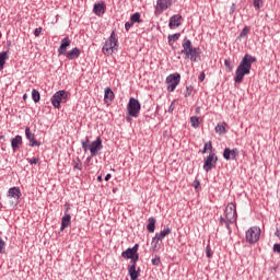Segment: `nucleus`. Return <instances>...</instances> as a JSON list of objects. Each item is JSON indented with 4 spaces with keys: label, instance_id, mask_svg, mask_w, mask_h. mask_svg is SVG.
Instances as JSON below:
<instances>
[{
    "label": "nucleus",
    "instance_id": "e433bc0d",
    "mask_svg": "<svg viewBox=\"0 0 280 280\" xmlns=\"http://www.w3.org/2000/svg\"><path fill=\"white\" fill-rule=\"evenodd\" d=\"M191 93H194V86L189 85L186 88V92L184 93L185 97H190Z\"/></svg>",
    "mask_w": 280,
    "mask_h": 280
},
{
    "label": "nucleus",
    "instance_id": "412c9836",
    "mask_svg": "<svg viewBox=\"0 0 280 280\" xmlns=\"http://www.w3.org/2000/svg\"><path fill=\"white\" fill-rule=\"evenodd\" d=\"M22 143H23V138L21 136H15V138H13L11 140L12 150H14V152H16V150H19V148Z\"/></svg>",
    "mask_w": 280,
    "mask_h": 280
},
{
    "label": "nucleus",
    "instance_id": "7ed1b4c3",
    "mask_svg": "<svg viewBox=\"0 0 280 280\" xmlns=\"http://www.w3.org/2000/svg\"><path fill=\"white\" fill-rule=\"evenodd\" d=\"M118 49H119V42L115 36V31H113L108 40L105 42L103 46V54L105 56H113V54H115V51H117Z\"/></svg>",
    "mask_w": 280,
    "mask_h": 280
},
{
    "label": "nucleus",
    "instance_id": "3c124183",
    "mask_svg": "<svg viewBox=\"0 0 280 280\" xmlns=\"http://www.w3.org/2000/svg\"><path fill=\"white\" fill-rule=\"evenodd\" d=\"M174 102L175 101H173L172 104L170 105L168 113H174Z\"/></svg>",
    "mask_w": 280,
    "mask_h": 280
},
{
    "label": "nucleus",
    "instance_id": "ea45409f",
    "mask_svg": "<svg viewBox=\"0 0 280 280\" xmlns=\"http://www.w3.org/2000/svg\"><path fill=\"white\" fill-rule=\"evenodd\" d=\"M151 261L153 266H159L161 264V257L155 256Z\"/></svg>",
    "mask_w": 280,
    "mask_h": 280
},
{
    "label": "nucleus",
    "instance_id": "bf43d9fd",
    "mask_svg": "<svg viewBox=\"0 0 280 280\" xmlns=\"http://www.w3.org/2000/svg\"><path fill=\"white\" fill-rule=\"evenodd\" d=\"M98 183H102V175L97 177Z\"/></svg>",
    "mask_w": 280,
    "mask_h": 280
},
{
    "label": "nucleus",
    "instance_id": "8fccbe9b",
    "mask_svg": "<svg viewBox=\"0 0 280 280\" xmlns=\"http://www.w3.org/2000/svg\"><path fill=\"white\" fill-rule=\"evenodd\" d=\"M133 254L138 255L137 252L139 250V244H136L132 248H130Z\"/></svg>",
    "mask_w": 280,
    "mask_h": 280
},
{
    "label": "nucleus",
    "instance_id": "a19ab883",
    "mask_svg": "<svg viewBox=\"0 0 280 280\" xmlns=\"http://www.w3.org/2000/svg\"><path fill=\"white\" fill-rule=\"evenodd\" d=\"M224 65H225L226 69H229V71H233V66L231 65V60L225 59Z\"/></svg>",
    "mask_w": 280,
    "mask_h": 280
},
{
    "label": "nucleus",
    "instance_id": "ddd939ff",
    "mask_svg": "<svg viewBox=\"0 0 280 280\" xmlns=\"http://www.w3.org/2000/svg\"><path fill=\"white\" fill-rule=\"evenodd\" d=\"M238 154H240V151L237 149L231 150L229 148H225L223 151V159H225V161H235Z\"/></svg>",
    "mask_w": 280,
    "mask_h": 280
},
{
    "label": "nucleus",
    "instance_id": "f8f14e48",
    "mask_svg": "<svg viewBox=\"0 0 280 280\" xmlns=\"http://www.w3.org/2000/svg\"><path fill=\"white\" fill-rule=\"evenodd\" d=\"M183 22V15L175 14L170 18L168 27L170 30H176V27H180Z\"/></svg>",
    "mask_w": 280,
    "mask_h": 280
},
{
    "label": "nucleus",
    "instance_id": "6ab92c4d",
    "mask_svg": "<svg viewBox=\"0 0 280 280\" xmlns=\"http://www.w3.org/2000/svg\"><path fill=\"white\" fill-rule=\"evenodd\" d=\"M93 12L94 14H96V16H102V14L106 12V4L95 3L93 8Z\"/></svg>",
    "mask_w": 280,
    "mask_h": 280
},
{
    "label": "nucleus",
    "instance_id": "393cba45",
    "mask_svg": "<svg viewBox=\"0 0 280 280\" xmlns=\"http://www.w3.org/2000/svg\"><path fill=\"white\" fill-rule=\"evenodd\" d=\"M8 51L0 52V71H2L3 67H5V60H8Z\"/></svg>",
    "mask_w": 280,
    "mask_h": 280
},
{
    "label": "nucleus",
    "instance_id": "f3484780",
    "mask_svg": "<svg viewBox=\"0 0 280 280\" xmlns=\"http://www.w3.org/2000/svg\"><path fill=\"white\" fill-rule=\"evenodd\" d=\"M172 5V0H158L156 1V10L158 12H164Z\"/></svg>",
    "mask_w": 280,
    "mask_h": 280
},
{
    "label": "nucleus",
    "instance_id": "20e7f679",
    "mask_svg": "<svg viewBox=\"0 0 280 280\" xmlns=\"http://www.w3.org/2000/svg\"><path fill=\"white\" fill-rule=\"evenodd\" d=\"M68 98H69V93H67V91L65 90H59L52 95L50 102L55 108H60V104L67 103Z\"/></svg>",
    "mask_w": 280,
    "mask_h": 280
},
{
    "label": "nucleus",
    "instance_id": "13d9d810",
    "mask_svg": "<svg viewBox=\"0 0 280 280\" xmlns=\"http://www.w3.org/2000/svg\"><path fill=\"white\" fill-rule=\"evenodd\" d=\"M92 158H93L92 155L90 158H88L86 163H90Z\"/></svg>",
    "mask_w": 280,
    "mask_h": 280
},
{
    "label": "nucleus",
    "instance_id": "b1692460",
    "mask_svg": "<svg viewBox=\"0 0 280 280\" xmlns=\"http://www.w3.org/2000/svg\"><path fill=\"white\" fill-rule=\"evenodd\" d=\"M155 229H156V219H154V217H151L148 220L147 231H149V233H154Z\"/></svg>",
    "mask_w": 280,
    "mask_h": 280
},
{
    "label": "nucleus",
    "instance_id": "58836bf2",
    "mask_svg": "<svg viewBox=\"0 0 280 280\" xmlns=\"http://www.w3.org/2000/svg\"><path fill=\"white\" fill-rule=\"evenodd\" d=\"M135 25V22H132L131 20L129 22L125 23V30L126 32L130 31V27H132Z\"/></svg>",
    "mask_w": 280,
    "mask_h": 280
},
{
    "label": "nucleus",
    "instance_id": "37998d69",
    "mask_svg": "<svg viewBox=\"0 0 280 280\" xmlns=\"http://www.w3.org/2000/svg\"><path fill=\"white\" fill-rule=\"evenodd\" d=\"M228 222H229L228 219H225L224 217H220L219 223L221 224V226H224Z\"/></svg>",
    "mask_w": 280,
    "mask_h": 280
},
{
    "label": "nucleus",
    "instance_id": "603ef678",
    "mask_svg": "<svg viewBox=\"0 0 280 280\" xmlns=\"http://www.w3.org/2000/svg\"><path fill=\"white\" fill-rule=\"evenodd\" d=\"M224 226L228 229L229 233H231V222L228 221Z\"/></svg>",
    "mask_w": 280,
    "mask_h": 280
},
{
    "label": "nucleus",
    "instance_id": "052dcab7",
    "mask_svg": "<svg viewBox=\"0 0 280 280\" xmlns=\"http://www.w3.org/2000/svg\"><path fill=\"white\" fill-rule=\"evenodd\" d=\"M1 139H2V140L5 139V136H0V140H1Z\"/></svg>",
    "mask_w": 280,
    "mask_h": 280
},
{
    "label": "nucleus",
    "instance_id": "4c0bfd02",
    "mask_svg": "<svg viewBox=\"0 0 280 280\" xmlns=\"http://www.w3.org/2000/svg\"><path fill=\"white\" fill-rule=\"evenodd\" d=\"M151 244H152L153 252L161 250V243H159V241H155L154 243H151Z\"/></svg>",
    "mask_w": 280,
    "mask_h": 280
},
{
    "label": "nucleus",
    "instance_id": "423d86ee",
    "mask_svg": "<svg viewBox=\"0 0 280 280\" xmlns=\"http://www.w3.org/2000/svg\"><path fill=\"white\" fill-rule=\"evenodd\" d=\"M127 110L130 117H139V113H141V103H139V100L130 97Z\"/></svg>",
    "mask_w": 280,
    "mask_h": 280
},
{
    "label": "nucleus",
    "instance_id": "2eb2a0df",
    "mask_svg": "<svg viewBox=\"0 0 280 280\" xmlns=\"http://www.w3.org/2000/svg\"><path fill=\"white\" fill-rule=\"evenodd\" d=\"M71 46V39L69 37H65L61 40L60 47L58 48L59 56H65L67 54V47Z\"/></svg>",
    "mask_w": 280,
    "mask_h": 280
},
{
    "label": "nucleus",
    "instance_id": "2f4dec72",
    "mask_svg": "<svg viewBox=\"0 0 280 280\" xmlns=\"http://www.w3.org/2000/svg\"><path fill=\"white\" fill-rule=\"evenodd\" d=\"M248 34H250V27L249 26H245L242 32L240 33L238 38H245V36H248Z\"/></svg>",
    "mask_w": 280,
    "mask_h": 280
},
{
    "label": "nucleus",
    "instance_id": "cd10ccee",
    "mask_svg": "<svg viewBox=\"0 0 280 280\" xmlns=\"http://www.w3.org/2000/svg\"><path fill=\"white\" fill-rule=\"evenodd\" d=\"M190 124H191L192 128H199L200 127V118L197 116H191Z\"/></svg>",
    "mask_w": 280,
    "mask_h": 280
},
{
    "label": "nucleus",
    "instance_id": "c756f323",
    "mask_svg": "<svg viewBox=\"0 0 280 280\" xmlns=\"http://www.w3.org/2000/svg\"><path fill=\"white\" fill-rule=\"evenodd\" d=\"M132 23H141V13L136 12L130 16Z\"/></svg>",
    "mask_w": 280,
    "mask_h": 280
},
{
    "label": "nucleus",
    "instance_id": "473e14b6",
    "mask_svg": "<svg viewBox=\"0 0 280 280\" xmlns=\"http://www.w3.org/2000/svg\"><path fill=\"white\" fill-rule=\"evenodd\" d=\"M82 149L84 150V152H89V148L91 145V140H89V138H85V140H82Z\"/></svg>",
    "mask_w": 280,
    "mask_h": 280
},
{
    "label": "nucleus",
    "instance_id": "5701e85b",
    "mask_svg": "<svg viewBox=\"0 0 280 280\" xmlns=\"http://www.w3.org/2000/svg\"><path fill=\"white\" fill-rule=\"evenodd\" d=\"M113 100H115V93L110 88H106L105 95H104L105 104H109V102H113Z\"/></svg>",
    "mask_w": 280,
    "mask_h": 280
},
{
    "label": "nucleus",
    "instance_id": "0eeeda50",
    "mask_svg": "<svg viewBox=\"0 0 280 280\" xmlns=\"http://www.w3.org/2000/svg\"><path fill=\"white\" fill-rule=\"evenodd\" d=\"M260 235L261 229L258 226H252L246 232V242H248V244H255L256 242H259Z\"/></svg>",
    "mask_w": 280,
    "mask_h": 280
},
{
    "label": "nucleus",
    "instance_id": "9d476101",
    "mask_svg": "<svg viewBox=\"0 0 280 280\" xmlns=\"http://www.w3.org/2000/svg\"><path fill=\"white\" fill-rule=\"evenodd\" d=\"M217 163H218V156H215V153L210 152V154L207 158H205V163H203L205 172H211V170L215 167Z\"/></svg>",
    "mask_w": 280,
    "mask_h": 280
},
{
    "label": "nucleus",
    "instance_id": "1a4fd4ad",
    "mask_svg": "<svg viewBox=\"0 0 280 280\" xmlns=\"http://www.w3.org/2000/svg\"><path fill=\"white\" fill-rule=\"evenodd\" d=\"M131 260V265L128 266V272L131 280L139 279V271L137 270V261H139V254H136L132 258H129Z\"/></svg>",
    "mask_w": 280,
    "mask_h": 280
},
{
    "label": "nucleus",
    "instance_id": "a211bd4d",
    "mask_svg": "<svg viewBox=\"0 0 280 280\" xmlns=\"http://www.w3.org/2000/svg\"><path fill=\"white\" fill-rule=\"evenodd\" d=\"M80 48L75 47L69 51H67L65 54L66 58H68V60H75V58H80Z\"/></svg>",
    "mask_w": 280,
    "mask_h": 280
},
{
    "label": "nucleus",
    "instance_id": "de8ad7c7",
    "mask_svg": "<svg viewBox=\"0 0 280 280\" xmlns=\"http://www.w3.org/2000/svg\"><path fill=\"white\" fill-rule=\"evenodd\" d=\"M273 253H279V255H280V244L273 245Z\"/></svg>",
    "mask_w": 280,
    "mask_h": 280
},
{
    "label": "nucleus",
    "instance_id": "5fc2aeb1",
    "mask_svg": "<svg viewBox=\"0 0 280 280\" xmlns=\"http://www.w3.org/2000/svg\"><path fill=\"white\" fill-rule=\"evenodd\" d=\"M275 235H276V237L280 238V230L279 229H277V231L275 232Z\"/></svg>",
    "mask_w": 280,
    "mask_h": 280
},
{
    "label": "nucleus",
    "instance_id": "a878e982",
    "mask_svg": "<svg viewBox=\"0 0 280 280\" xmlns=\"http://www.w3.org/2000/svg\"><path fill=\"white\" fill-rule=\"evenodd\" d=\"M215 132H218L219 135H226V124H218L214 128Z\"/></svg>",
    "mask_w": 280,
    "mask_h": 280
},
{
    "label": "nucleus",
    "instance_id": "7c9ffc66",
    "mask_svg": "<svg viewBox=\"0 0 280 280\" xmlns=\"http://www.w3.org/2000/svg\"><path fill=\"white\" fill-rule=\"evenodd\" d=\"M180 38V33H175L173 35H168V44L172 45V43H176Z\"/></svg>",
    "mask_w": 280,
    "mask_h": 280
},
{
    "label": "nucleus",
    "instance_id": "f03ea898",
    "mask_svg": "<svg viewBox=\"0 0 280 280\" xmlns=\"http://www.w3.org/2000/svg\"><path fill=\"white\" fill-rule=\"evenodd\" d=\"M183 50H180V54L184 55L186 58H189L191 62H198V56H200V52H198V48H194V45L191 44V40L187 37L184 38L182 43Z\"/></svg>",
    "mask_w": 280,
    "mask_h": 280
},
{
    "label": "nucleus",
    "instance_id": "c03bdc74",
    "mask_svg": "<svg viewBox=\"0 0 280 280\" xmlns=\"http://www.w3.org/2000/svg\"><path fill=\"white\" fill-rule=\"evenodd\" d=\"M206 256L208 257V259H211V246H207L206 247Z\"/></svg>",
    "mask_w": 280,
    "mask_h": 280
},
{
    "label": "nucleus",
    "instance_id": "79ce46f5",
    "mask_svg": "<svg viewBox=\"0 0 280 280\" xmlns=\"http://www.w3.org/2000/svg\"><path fill=\"white\" fill-rule=\"evenodd\" d=\"M27 161L30 165H36L40 160L38 158H32V159H27Z\"/></svg>",
    "mask_w": 280,
    "mask_h": 280
},
{
    "label": "nucleus",
    "instance_id": "c85d7f7f",
    "mask_svg": "<svg viewBox=\"0 0 280 280\" xmlns=\"http://www.w3.org/2000/svg\"><path fill=\"white\" fill-rule=\"evenodd\" d=\"M32 100L35 102V104H38V102H40V92H38V90L32 91Z\"/></svg>",
    "mask_w": 280,
    "mask_h": 280
},
{
    "label": "nucleus",
    "instance_id": "4468645a",
    "mask_svg": "<svg viewBox=\"0 0 280 280\" xmlns=\"http://www.w3.org/2000/svg\"><path fill=\"white\" fill-rule=\"evenodd\" d=\"M25 137L27 140H30L31 148L40 147V142L38 140H36V138L34 137V133H32V131L30 130V127L25 128Z\"/></svg>",
    "mask_w": 280,
    "mask_h": 280
},
{
    "label": "nucleus",
    "instance_id": "aec40b11",
    "mask_svg": "<svg viewBox=\"0 0 280 280\" xmlns=\"http://www.w3.org/2000/svg\"><path fill=\"white\" fill-rule=\"evenodd\" d=\"M9 198H14V200H19L21 198V188L19 187H12L8 191Z\"/></svg>",
    "mask_w": 280,
    "mask_h": 280
},
{
    "label": "nucleus",
    "instance_id": "6e6552de",
    "mask_svg": "<svg viewBox=\"0 0 280 280\" xmlns=\"http://www.w3.org/2000/svg\"><path fill=\"white\" fill-rule=\"evenodd\" d=\"M224 214L230 224H235L237 222V209L234 203H229L226 206Z\"/></svg>",
    "mask_w": 280,
    "mask_h": 280
},
{
    "label": "nucleus",
    "instance_id": "bb28decb",
    "mask_svg": "<svg viewBox=\"0 0 280 280\" xmlns=\"http://www.w3.org/2000/svg\"><path fill=\"white\" fill-rule=\"evenodd\" d=\"M136 255L137 254H133V252L130 248H127L125 252L121 253V257H124V259H131Z\"/></svg>",
    "mask_w": 280,
    "mask_h": 280
},
{
    "label": "nucleus",
    "instance_id": "9b49d317",
    "mask_svg": "<svg viewBox=\"0 0 280 280\" xmlns=\"http://www.w3.org/2000/svg\"><path fill=\"white\" fill-rule=\"evenodd\" d=\"M102 148H104V145L102 144V138L98 137L89 147V150L91 152V156H97V152H100V150H102Z\"/></svg>",
    "mask_w": 280,
    "mask_h": 280
},
{
    "label": "nucleus",
    "instance_id": "dca6fc26",
    "mask_svg": "<svg viewBox=\"0 0 280 280\" xmlns=\"http://www.w3.org/2000/svg\"><path fill=\"white\" fill-rule=\"evenodd\" d=\"M172 233V229L166 228L165 230L161 231L160 233H156L155 236L152 238V244H154V242H161L162 240H165V237H167V235H170Z\"/></svg>",
    "mask_w": 280,
    "mask_h": 280
},
{
    "label": "nucleus",
    "instance_id": "09e8293b",
    "mask_svg": "<svg viewBox=\"0 0 280 280\" xmlns=\"http://www.w3.org/2000/svg\"><path fill=\"white\" fill-rule=\"evenodd\" d=\"M205 78H207V74H205V72H201L199 74V82H205Z\"/></svg>",
    "mask_w": 280,
    "mask_h": 280
},
{
    "label": "nucleus",
    "instance_id": "a18cd8bd",
    "mask_svg": "<svg viewBox=\"0 0 280 280\" xmlns=\"http://www.w3.org/2000/svg\"><path fill=\"white\" fill-rule=\"evenodd\" d=\"M40 32H43V27L35 28L34 36H36V37L40 36Z\"/></svg>",
    "mask_w": 280,
    "mask_h": 280
},
{
    "label": "nucleus",
    "instance_id": "72a5a7b5",
    "mask_svg": "<svg viewBox=\"0 0 280 280\" xmlns=\"http://www.w3.org/2000/svg\"><path fill=\"white\" fill-rule=\"evenodd\" d=\"M253 3L255 10H261V8H264V0H254Z\"/></svg>",
    "mask_w": 280,
    "mask_h": 280
},
{
    "label": "nucleus",
    "instance_id": "c9c22d12",
    "mask_svg": "<svg viewBox=\"0 0 280 280\" xmlns=\"http://www.w3.org/2000/svg\"><path fill=\"white\" fill-rule=\"evenodd\" d=\"M0 255H5V242L0 237Z\"/></svg>",
    "mask_w": 280,
    "mask_h": 280
},
{
    "label": "nucleus",
    "instance_id": "864d4df0",
    "mask_svg": "<svg viewBox=\"0 0 280 280\" xmlns=\"http://www.w3.org/2000/svg\"><path fill=\"white\" fill-rule=\"evenodd\" d=\"M233 12H235V3L232 4L230 14H233Z\"/></svg>",
    "mask_w": 280,
    "mask_h": 280
},
{
    "label": "nucleus",
    "instance_id": "39448f33",
    "mask_svg": "<svg viewBox=\"0 0 280 280\" xmlns=\"http://www.w3.org/2000/svg\"><path fill=\"white\" fill-rule=\"evenodd\" d=\"M167 92L174 93L176 88L180 84V73L175 72L166 77Z\"/></svg>",
    "mask_w": 280,
    "mask_h": 280
},
{
    "label": "nucleus",
    "instance_id": "49530a36",
    "mask_svg": "<svg viewBox=\"0 0 280 280\" xmlns=\"http://www.w3.org/2000/svg\"><path fill=\"white\" fill-rule=\"evenodd\" d=\"M73 168L74 170H82V162H80V160H78V162L74 164Z\"/></svg>",
    "mask_w": 280,
    "mask_h": 280
},
{
    "label": "nucleus",
    "instance_id": "4d7b16f0",
    "mask_svg": "<svg viewBox=\"0 0 280 280\" xmlns=\"http://www.w3.org/2000/svg\"><path fill=\"white\" fill-rule=\"evenodd\" d=\"M70 207L69 203H66V213L69 211Z\"/></svg>",
    "mask_w": 280,
    "mask_h": 280
},
{
    "label": "nucleus",
    "instance_id": "e2e57ef3",
    "mask_svg": "<svg viewBox=\"0 0 280 280\" xmlns=\"http://www.w3.org/2000/svg\"><path fill=\"white\" fill-rule=\"evenodd\" d=\"M195 189H198V186H195Z\"/></svg>",
    "mask_w": 280,
    "mask_h": 280
},
{
    "label": "nucleus",
    "instance_id": "f704fd0d",
    "mask_svg": "<svg viewBox=\"0 0 280 280\" xmlns=\"http://www.w3.org/2000/svg\"><path fill=\"white\" fill-rule=\"evenodd\" d=\"M207 150H213V145L211 144V141L205 144L203 150H201V154H207Z\"/></svg>",
    "mask_w": 280,
    "mask_h": 280
},
{
    "label": "nucleus",
    "instance_id": "6e6d98bb",
    "mask_svg": "<svg viewBox=\"0 0 280 280\" xmlns=\"http://www.w3.org/2000/svg\"><path fill=\"white\" fill-rule=\"evenodd\" d=\"M110 178H112V175H110V174H107V175L105 176V180H106V182L110 180Z\"/></svg>",
    "mask_w": 280,
    "mask_h": 280
},
{
    "label": "nucleus",
    "instance_id": "f257e3e1",
    "mask_svg": "<svg viewBox=\"0 0 280 280\" xmlns=\"http://www.w3.org/2000/svg\"><path fill=\"white\" fill-rule=\"evenodd\" d=\"M257 62V58L246 54L242 61L240 62L238 67L235 71L234 82L236 84H241L244 80V75L250 74V69L253 68V63Z\"/></svg>",
    "mask_w": 280,
    "mask_h": 280
},
{
    "label": "nucleus",
    "instance_id": "0e129e2a",
    "mask_svg": "<svg viewBox=\"0 0 280 280\" xmlns=\"http://www.w3.org/2000/svg\"><path fill=\"white\" fill-rule=\"evenodd\" d=\"M0 38H1V33H0Z\"/></svg>",
    "mask_w": 280,
    "mask_h": 280
},
{
    "label": "nucleus",
    "instance_id": "4be33fe9",
    "mask_svg": "<svg viewBox=\"0 0 280 280\" xmlns=\"http://www.w3.org/2000/svg\"><path fill=\"white\" fill-rule=\"evenodd\" d=\"M67 226H71V214L66 213L61 219V228L60 231H65Z\"/></svg>",
    "mask_w": 280,
    "mask_h": 280
},
{
    "label": "nucleus",
    "instance_id": "680f3d73",
    "mask_svg": "<svg viewBox=\"0 0 280 280\" xmlns=\"http://www.w3.org/2000/svg\"><path fill=\"white\" fill-rule=\"evenodd\" d=\"M26 97H27V94H24V95H23V100H25Z\"/></svg>",
    "mask_w": 280,
    "mask_h": 280
}]
</instances>
